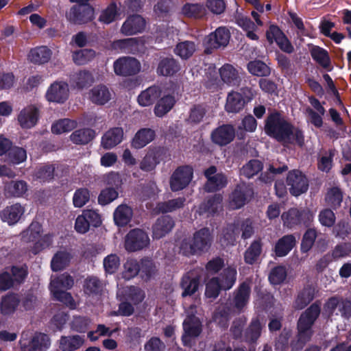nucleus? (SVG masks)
<instances>
[{"instance_id":"2f4dec72","label":"nucleus","mask_w":351,"mask_h":351,"mask_svg":"<svg viewBox=\"0 0 351 351\" xmlns=\"http://www.w3.org/2000/svg\"><path fill=\"white\" fill-rule=\"evenodd\" d=\"M96 136L93 129L84 128L75 130L70 135L71 141L77 145H85L91 142Z\"/></svg>"},{"instance_id":"473e14b6","label":"nucleus","mask_w":351,"mask_h":351,"mask_svg":"<svg viewBox=\"0 0 351 351\" xmlns=\"http://www.w3.org/2000/svg\"><path fill=\"white\" fill-rule=\"evenodd\" d=\"M295 243V236L293 234L285 235L276 242L274 247V252L278 257L285 256L294 247Z\"/></svg>"},{"instance_id":"bb28decb","label":"nucleus","mask_w":351,"mask_h":351,"mask_svg":"<svg viewBox=\"0 0 351 351\" xmlns=\"http://www.w3.org/2000/svg\"><path fill=\"white\" fill-rule=\"evenodd\" d=\"M263 243L261 238L254 239L243 254L244 262L250 265L257 263L263 252Z\"/></svg>"},{"instance_id":"8fccbe9b","label":"nucleus","mask_w":351,"mask_h":351,"mask_svg":"<svg viewBox=\"0 0 351 351\" xmlns=\"http://www.w3.org/2000/svg\"><path fill=\"white\" fill-rule=\"evenodd\" d=\"M237 271L234 267H228L223 270L219 276L217 277L219 278L223 290H229L234 286L237 280Z\"/></svg>"},{"instance_id":"4d7b16f0","label":"nucleus","mask_w":351,"mask_h":351,"mask_svg":"<svg viewBox=\"0 0 351 351\" xmlns=\"http://www.w3.org/2000/svg\"><path fill=\"white\" fill-rule=\"evenodd\" d=\"M42 225L38 221H32L27 229L22 232V238L26 242H34L40 237Z\"/></svg>"},{"instance_id":"a878e982","label":"nucleus","mask_w":351,"mask_h":351,"mask_svg":"<svg viewBox=\"0 0 351 351\" xmlns=\"http://www.w3.org/2000/svg\"><path fill=\"white\" fill-rule=\"evenodd\" d=\"M180 70L179 62L173 57L162 58L157 66L156 73L158 75L171 77Z\"/></svg>"},{"instance_id":"58836bf2","label":"nucleus","mask_w":351,"mask_h":351,"mask_svg":"<svg viewBox=\"0 0 351 351\" xmlns=\"http://www.w3.org/2000/svg\"><path fill=\"white\" fill-rule=\"evenodd\" d=\"M59 343V348L62 351H75L83 346L84 339L78 335L62 336Z\"/></svg>"},{"instance_id":"338daca9","label":"nucleus","mask_w":351,"mask_h":351,"mask_svg":"<svg viewBox=\"0 0 351 351\" xmlns=\"http://www.w3.org/2000/svg\"><path fill=\"white\" fill-rule=\"evenodd\" d=\"M206 113V109L203 104L193 105L189 111L187 121L193 125H196L202 121Z\"/></svg>"},{"instance_id":"cd10ccee","label":"nucleus","mask_w":351,"mask_h":351,"mask_svg":"<svg viewBox=\"0 0 351 351\" xmlns=\"http://www.w3.org/2000/svg\"><path fill=\"white\" fill-rule=\"evenodd\" d=\"M123 138L121 128L115 127L108 130L101 138V145L105 149H110L119 144Z\"/></svg>"},{"instance_id":"72a5a7b5","label":"nucleus","mask_w":351,"mask_h":351,"mask_svg":"<svg viewBox=\"0 0 351 351\" xmlns=\"http://www.w3.org/2000/svg\"><path fill=\"white\" fill-rule=\"evenodd\" d=\"M315 297V289L312 285L305 286L298 293L294 302L298 310L304 309Z\"/></svg>"},{"instance_id":"20e7f679","label":"nucleus","mask_w":351,"mask_h":351,"mask_svg":"<svg viewBox=\"0 0 351 351\" xmlns=\"http://www.w3.org/2000/svg\"><path fill=\"white\" fill-rule=\"evenodd\" d=\"M230 32L225 27H219L206 36L203 41L204 53L212 54L215 50L226 47L230 41Z\"/></svg>"},{"instance_id":"a211bd4d","label":"nucleus","mask_w":351,"mask_h":351,"mask_svg":"<svg viewBox=\"0 0 351 351\" xmlns=\"http://www.w3.org/2000/svg\"><path fill=\"white\" fill-rule=\"evenodd\" d=\"M40 117V109L36 105H29L19 112L17 120L20 126L23 129H30L34 127Z\"/></svg>"},{"instance_id":"f704fd0d","label":"nucleus","mask_w":351,"mask_h":351,"mask_svg":"<svg viewBox=\"0 0 351 351\" xmlns=\"http://www.w3.org/2000/svg\"><path fill=\"white\" fill-rule=\"evenodd\" d=\"M245 101L243 95L236 91L228 94L225 110L228 113H237L244 108Z\"/></svg>"},{"instance_id":"2eb2a0df","label":"nucleus","mask_w":351,"mask_h":351,"mask_svg":"<svg viewBox=\"0 0 351 351\" xmlns=\"http://www.w3.org/2000/svg\"><path fill=\"white\" fill-rule=\"evenodd\" d=\"M235 135V128L232 125L223 124L212 131L210 139L214 144L223 147L232 142Z\"/></svg>"},{"instance_id":"4be33fe9","label":"nucleus","mask_w":351,"mask_h":351,"mask_svg":"<svg viewBox=\"0 0 351 351\" xmlns=\"http://www.w3.org/2000/svg\"><path fill=\"white\" fill-rule=\"evenodd\" d=\"M201 278L193 271L186 273L181 278L180 286L183 290L182 297L191 296L198 290Z\"/></svg>"},{"instance_id":"e433bc0d","label":"nucleus","mask_w":351,"mask_h":351,"mask_svg":"<svg viewBox=\"0 0 351 351\" xmlns=\"http://www.w3.org/2000/svg\"><path fill=\"white\" fill-rule=\"evenodd\" d=\"M161 89L158 86H152L142 91L138 96V102L141 106L152 105L161 95Z\"/></svg>"},{"instance_id":"f3484780","label":"nucleus","mask_w":351,"mask_h":351,"mask_svg":"<svg viewBox=\"0 0 351 351\" xmlns=\"http://www.w3.org/2000/svg\"><path fill=\"white\" fill-rule=\"evenodd\" d=\"M223 196L220 193H215L208 197L199 206L196 213L199 216L206 215V217H213L222 207Z\"/></svg>"},{"instance_id":"603ef678","label":"nucleus","mask_w":351,"mask_h":351,"mask_svg":"<svg viewBox=\"0 0 351 351\" xmlns=\"http://www.w3.org/2000/svg\"><path fill=\"white\" fill-rule=\"evenodd\" d=\"M186 198L184 197H179L166 202L158 203L156 208L162 213H171L182 208L184 206Z\"/></svg>"},{"instance_id":"49530a36","label":"nucleus","mask_w":351,"mask_h":351,"mask_svg":"<svg viewBox=\"0 0 351 351\" xmlns=\"http://www.w3.org/2000/svg\"><path fill=\"white\" fill-rule=\"evenodd\" d=\"M83 289L85 295L94 296L101 295L103 291V283L96 276H88L84 281Z\"/></svg>"},{"instance_id":"37998d69","label":"nucleus","mask_w":351,"mask_h":351,"mask_svg":"<svg viewBox=\"0 0 351 351\" xmlns=\"http://www.w3.org/2000/svg\"><path fill=\"white\" fill-rule=\"evenodd\" d=\"M196 50L197 46L195 42L184 40L177 43L173 49V52L182 60H187L193 56Z\"/></svg>"},{"instance_id":"1a4fd4ad","label":"nucleus","mask_w":351,"mask_h":351,"mask_svg":"<svg viewBox=\"0 0 351 351\" xmlns=\"http://www.w3.org/2000/svg\"><path fill=\"white\" fill-rule=\"evenodd\" d=\"M282 219L287 227L293 228L295 226L304 224L308 226L313 219V215L309 210L291 208L283 213Z\"/></svg>"},{"instance_id":"423d86ee","label":"nucleus","mask_w":351,"mask_h":351,"mask_svg":"<svg viewBox=\"0 0 351 351\" xmlns=\"http://www.w3.org/2000/svg\"><path fill=\"white\" fill-rule=\"evenodd\" d=\"M286 184L289 187V193L295 197L306 193L308 189L307 178L298 169L289 171L286 179Z\"/></svg>"},{"instance_id":"6e6d98bb","label":"nucleus","mask_w":351,"mask_h":351,"mask_svg":"<svg viewBox=\"0 0 351 351\" xmlns=\"http://www.w3.org/2000/svg\"><path fill=\"white\" fill-rule=\"evenodd\" d=\"M325 201L332 209L338 208L343 201V193L337 186L328 189L326 194Z\"/></svg>"},{"instance_id":"09e8293b","label":"nucleus","mask_w":351,"mask_h":351,"mask_svg":"<svg viewBox=\"0 0 351 351\" xmlns=\"http://www.w3.org/2000/svg\"><path fill=\"white\" fill-rule=\"evenodd\" d=\"M232 308L228 304L219 306L215 311L213 320L220 328H227L232 313Z\"/></svg>"},{"instance_id":"7c9ffc66","label":"nucleus","mask_w":351,"mask_h":351,"mask_svg":"<svg viewBox=\"0 0 351 351\" xmlns=\"http://www.w3.org/2000/svg\"><path fill=\"white\" fill-rule=\"evenodd\" d=\"M221 80L229 86H239L241 81L239 72L232 64H225L219 69Z\"/></svg>"},{"instance_id":"393cba45","label":"nucleus","mask_w":351,"mask_h":351,"mask_svg":"<svg viewBox=\"0 0 351 351\" xmlns=\"http://www.w3.org/2000/svg\"><path fill=\"white\" fill-rule=\"evenodd\" d=\"M25 213V208L19 203L6 206L0 212V218L9 225L16 223Z\"/></svg>"},{"instance_id":"5701e85b","label":"nucleus","mask_w":351,"mask_h":351,"mask_svg":"<svg viewBox=\"0 0 351 351\" xmlns=\"http://www.w3.org/2000/svg\"><path fill=\"white\" fill-rule=\"evenodd\" d=\"M251 287L250 282H241L234 291L232 303L234 307L241 311L247 304L250 299Z\"/></svg>"},{"instance_id":"c9c22d12","label":"nucleus","mask_w":351,"mask_h":351,"mask_svg":"<svg viewBox=\"0 0 351 351\" xmlns=\"http://www.w3.org/2000/svg\"><path fill=\"white\" fill-rule=\"evenodd\" d=\"M120 297L121 300H125L134 305H138L143 302L145 294L140 287L132 285L124 288Z\"/></svg>"},{"instance_id":"dca6fc26","label":"nucleus","mask_w":351,"mask_h":351,"mask_svg":"<svg viewBox=\"0 0 351 351\" xmlns=\"http://www.w3.org/2000/svg\"><path fill=\"white\" fill-rule=\"evenodd\" d=\"M165 154L166 152L164 147H149L147 154L140 162V169L145 172H150L154 170L157 165L163 160Z\"/></svg>"},{"instance_id":"4468645a","label":"nucleus","mask_w":351,"mask_h":351,"mask_svg":"<svg viewBox=\"0 0 351 351\" xmlns=\"http://www.w3.org/2000/svg\"><path fill=\"white\" fill-rule=\"evenodd\" d=\"M266 38L269 43L275 42L284 52L291 53L294 48L286 35L276 25H270L266 32Z\"/></svg>"},{"instance_id":"774afa93","label":"nucleus","mask_w":351,"mask_h":351,"mask_svg":"<svg viewBox=\"0 0 351 351\" xmlns=\"http://www.w3.org/2000/svg\"><path fill=\"white\" fill-rule=\"evenodd\" d=\"M7 156L10 162L13 165H19L26 160L27 152L23 147L12 146L7 154Z\"/></svg>"},{"instance_id":"5fc2aeb1","label":"nucleus","mask_w":351,"mask_h":351,"mask_svg":"<svg viewBox=\"0 0 351 351\" xmlns=\"http://www.w3.org/2000/svg\"><path fill=\"white\" fill-rule=\"evenodd\" d=\"M263 169V162L258 159H252L243 166L241 169V175L247 179L253 178Z\"/></svg>"},{"instance_id":"c85d7f7f","label":"nucleus","mask_w":351,"mask_h":351,"mask_svg":"<svg viewBox=\"0 0 351 351\" xmlns=\"http://www.w3.org/2000/svg\"><path fill=\"white\" fill-rule=\"evenodd\" d=\"M311 56L320 66L328 72L333 70V66L328 51L319 46H314L310 51Z\"/></svg>"},{"instance_id":"680f3d73","label":"nucleus","mask_w":351,"mask_h":351,"mask_svg":"<svg viewBox=\"0 0 351 351\" xmlns=\"http://www.w3.org/2000/svg\"><path fill=\"white\" fill-rule=\"evenodd\" d=\"M77 127V121L69 119H62L57 121L51 125V132L55 134L68 132Z\"/></svg>"},{"instance_id":"9b49d317","label":"nucleus","mask_w":351,"mask_h":351,"mask_svg":"<svg viewBox=\"0 0 351 351\" xmlns=\"http://www.w3.org/2000/svg\"><path fill=\"white\" fill-rule=\"evenodd\" d=\"M19 344L21 351H47L51 346V339L47 334L36 332L29 340L21 339Z\"/></svg>"},{"instance_id":"0eeeda50","label":"nucleus","mask_w":351,"mask_h":351,"mask_svg":"<svg viewBox=\"0 0 351 351\" xmlns=\"http://www.w3.org/2000/svg\"><path fill=\"white\" fill-rule=\"evenodd\" d=\"M193 177V169L189 165L178 167L170 178V188L172 191H179L186 188Z\"/></svg>"},{"instance_id":"6e6552de","label":"nucleus","mask_w":351,"mask_h":351,"mask_svg":"<svg viewBox=\"0 0 351 351\" xmlns=\"http://www.w3.org/2000/svg\"><path fill=\"white\" fill-rule=\"evenodd\" d=\"M149 245V238L145 231L134 228L129 231L125 237V247L128 252L141 250Z\"/></svg>"},{"instance_id":"9d476101","label":"nucleus","mask_w":351,"mask_h":351,"mask_svg":"<svg viewBox=\"0 0 351 351\" xmlns=\"http://www.w3.org/2000/svg\"><path fill=\"white\" fill-rule=\"evenodd\" d=\"M45 97L51 103H65L69 97V84L64 81H55L48 87Z\"/></svg>"},{"instance_id":"6ab92c4d","label":"nucleus","mask_w":351,"mask_h":351,"mask_svg":"<svg viewBox=\"0 0 351 351\" xmlns=\"http://www.w3.org/2000/svg\"><path fill=\"white\" fill-rule=\"evenodd\" d=\"M252 193V189L245 184H237L229 196V206L233 210L242 208Z\"/></svg>"},{"instance_id":"69168bd1","label":"nucleus","mask_w":351,"mask_h":351,"mask_svg":"<svg viewBox=\"0 0 351 351\" xmlns=\"http://www.w3.org/2000/svg\"><path fill=\"white\" fill-rule=\"evenodd\" d=\"M122 277L126 280H131L140 273L139 263L135 259H128L123 265Z\"/></svg>"},{"instance_id":"864d4df0","label":"nucleus","mask_w":351,"mask_h":351,"mask_svg":"<svg viewBox=\"0 0 351 351\" xmlns=\"http://www.w3.org/2000/svg\"><path fill=\"white\" fill-rule=\"evenodd\" d=\"M182 13L187 18L201 19L206 14L204 6L199 3H185L182 8Z\"/></svg>"},{"instance_id":"f8f14e48","label":"nucleus","mask_w":351,"mask_h":351,"mask_svg":"<svg viewBox=\"0 0 351 351\" xmlns=\"http://www.w3.org/2000/svg\"><path fill=\"white\" fill-rule=\"evenodd\" d=\"M114 73L119 76H132L141 70V64L137 59L132 57H121L114 62Z\"/></svg>"},{"instance_id":"13d9d810","label":"nucleus","mask_w":351,"mask_h":351,"mask_svg":"<svg viewBox=\"0 0 351 351\" xmlns=\"http://www.w3.org/2000/svg\"><path fill=\"white\" fill-rule=\"evenodd\" d=\"M248 71L258 77H267L271 73V69L261 60L250 61L247 64Z\"/></svg>"},{"instance_id":"052dcab7","label":"nucleus","mask_w":351,"mask_h":351,"mask_svg":"<svg viewBox=\"0 0 351 351\" xmlns=\"http://www.w3.org/2000/svg\"><path fill=\"white\" fill-rule=\"evenodd\" d=\"M119 10L115 2H111L106 9L102 10L99 21L105 24H110L114 21L120 14Z\"/></svg>"},{"instance_id":"c03bdc74","label":"nucleus","mask_w":351,"mask_h":351,"mask_svg":"<svg viewBox=\"0 0 351 351\" xmlns=\"http://www.w3.org/2000/svg\"><path fill=\"white\" fill-rule=\"evenodd\" d=\"M262 329L263 326L259 317H253L245 331L246 341L250 343H256L261 335Z\"/></svg>"},{"instance_id":"ea45409f","label":"nucleus","mask_w":351,"mask_h":351,"mask_svg":"<svg viewBox=\"0 0 351 351\" xmlns=\"http://www.w3.org/2000/svg\"><path fill=\"white\" fill-rule=\"evenodd\" d=\"M228 178L222 172L214 175V177L208 178L204 186V189L207 193H215L225 188L228 184Z\"/></svg>"},{"instance_id":"c756f323","label":"nucleus","mask_w":351,"mask_h":351,"mask_svg":"<svg viewBox=\"0 0 351 351\" xmlns=\"http://www.w3.org/2000/svg\"><path fill=\"white\" fill-rule=\"evenodd\" d=\"M111 93L109 88L104 84L95 86L89 93L90 100L97 105H104L111 99Z\"/></svg>"},{"instance_id":"412c9836","label":"nucleus","mask_w":351,"mask_h":351,"mask_svg":"<svg viewBox=\"0 0 351 351\" xmlns=\"http://www.w3.org/2000/svg\"><path fill=\"white\" fill-rule=\"evenodd\" d=\"M175 226V221L170 215H162L152 226L154 239H160L169 234Z\"/></svg>"},{"instance_id":"79ce46f5","label":"nucleus","mask_w":351,"mask_h":351,"mask_svg":"<svg viewBox=\"0 0 351 351\" xmlns=\"http://www.w3.org/2000/svg\"><path fill=\"white\" fill-rule=\"evenodd\" d=\"M132 216V208L126 204H121L114 212V221L117 226L124 227L130 222Z\"/></svg>"},{"instance_id":"bf43d9fd","label":"nucleus","mask_w":351,"mask_h":351,"mask_svg":"<svg viewBox=\"0 0 351 351\" xmlns=\"http://www.w3.org/2000/svg\"><path fill=\"white\" fill-rule=\"evenodd\" d=\"M6 192L11 196L19 197L27 191V184L24 180H12L6 186Z\"/></svg>"},{"instance_id":"a19ab883","label":"nucleus","mask_w":351,"mask_h":351,"mask_svg":"<svg viewBox=\"0 0 351 351\" xmlns=\"http://www.w3.org/2000/svg\"><path fill=\"white\" fill-rule=\"evenodd\" d=\"M73 256L66 250L58 251L51 261V268L53 271H59L64 269L71 263Z\"/></svg>"},{"instance_id":"39448f33","label":"nucleus","mask_w":351,"mask_h":351,"mask_svg":"<svg viewBox=\"0 0 351 351\" xmlns=\"http://www.w3.org/2000/svg\"><path fill=\"white\" fill-rule=\"evenodd\" d=\"M184 332L182 335L183 346L190 347L191 339L199 336L202 324L199 317L193 314L188 315L182 323Z\"/></svg>"},{"instance_id":"a18cd8bd","label":"nucleus","mask_w":351,"mask_h":351,"mask_svg":"<svg viewBox=\"0 0 351 351\" xmlns=\"http://www.w3.org/2000/svg\"><path fill=\"white\" fill-rule=\"evenodd\" d=\"M51 56V51L46 46H40L31 49L28 57L31 62L42 64L47 62Z\"/></svg>"},{"instance_id":"4c0bfd02","label":"nucleus","mask_w":351,"mask_h":351,"mask_svg":"<svg viewBox=\"0 0 351 351\" xmlns=\"http://www.w3.org/2000/svg\"><path fill=\"white\" fill-rule=\"evenodd\" d=\"M21 300L17 293H9L3 296L0 303L1 313L4 315H10L16 310Z\"/></svg>"},{"instance_id":"3c124183","label":"nucleus","mask_w":351,"mask_h":351,"mask_svg":"<svg viewBox=\"0 0 351 351\" xmlns=\"http://www.w3.org/2000/svg\"><path fill=\"white\" fill-rule=\"evenodd\" d=\"M257 128V121L252 115L245 116L237 128V137L242 140L245 137V132H254Z\"/></svg>"},{"instance_id":"f03ea898","label":"nucleus","mask_w":351,"mask_h":351,"mask_svg":"<svg viewBox=\"0 0 351 351\" xmlns=\"http://www.w3.org/2000/svg\"><path fill=\"white\" fill-rule=\"evenodd\" d=\"M321 301L317 300L300 314L296 324L295 338L290 342L291 351H301L311 340L314 335L313 327L321 314Z\"/></svg>"},{"instance_id":"0e129e2a","label":"nucleus","mask_w":351,"mask_h":351,"mask_svg":"<svg viewBox=\"0 0 351 351\" xmlns=\"http://www.w3.org/2000/svg\"><path fill=\"white\" fill-rule=\"evenodd\" d=\"M317 237V232L315 228H308L303 234L300 250L302 253H307L313 246L315 239Z\"/></svg>"},{"instance_id":"7ed1b4c3","label":"nucleus","mask_w":351,"mask_h":351,"mask_svg":"<svg viewBox=\"0 0 351 351\" xmlns=\"http://www.w3.org/2000/svg\"><path fill=\"white\" fill-rule=\"evenodd\" d=\"M213 235L208 228H202L195 231L192 237L182 239L180 244V253L184 256H200L210 247Z\"/></svg>"},{"instance_id":"aec40b11","label":"nucleus","mask_w":351,"mask_h":351,"mask_svg":"<svg viewBox=\"0 0 351 351\" xmlns=\"http://www.w3.org/2000/svg\"><path fill=\"white\" fill-rule=\"evenodd\" d=\"M145 21L140 15L128 16L121 27V33L125 36H132L141 33L145 28Z\"/></svg>"},{"instance_id":"e2e57ef3","label":"nucleus","mask_w":351,"mask_h":351,"mask_svg":"<svg viewBox=\"0 0 351 351\" xmlns=\"http://www.w3.org/2000/svg\"><path fill=\"white\" fill-rule=\"evenodd\" d=\"M55 166L51 164H45L37 168L35 176L40 182H49L54 178Z\"/></svg>"},{"instance_id":"de8ad7c7","label":"nucleus","mask_w":351,"mask_h":351,"mask_svg":"<svg viewBox=\"0 0 351 351\" xmlns=\"http://www.w3.org/2000/svg\"><path fill=\"white\" fill-rule=\"evenodd\" d=\"M176 99L174 96L167 95L161 97L154 107V114L156 117H162L174 106Z\"/></svg>"},{"instance_id":"b1692460","label":"nucleus","mask_w":351,"mask_h":351,"mask_svg":"<svg viewBox=\"0 0 351 351\" xmlns=\"http://www.w3.org/2000/svg\"><path fill=\"white\" fill-rule=\"evenodd\" d=\"M156 136L154 130L149 128H141L134 134L131 141L130 145L136 149H142L152 142L155 139Z\"/></svg>"},{"instance_id":"f257e3e1","label":"nucleus","mask_w":351,"mask_h":351,"mask_svg":"<svg viewBox=\"0 0 351 351\" xmlns=\"http://www.w3.org/2000/svg\"><path fill=\"white\" fill-rule=\"evenodd\" d=\"M265 134L282 145L296 144L302 147L304 145V132L277 110L268 114L265 120Z\"/></svg>"},{"instance_id":"ddd939ff","label":"nucleus","mask_w":351,"mask_h":351,"mask_svg":"<svg viewBox=\"0 0 351 351\" xmlns=\"http://www.w3.org/2000/svg\"><path fill=\"white\" fill-rule=\"evenodd\" d=\"M95 10L92 6L73 5L66 12V19L74 24L82 25L94 19Z\"/></svg>"}]
</instances>
